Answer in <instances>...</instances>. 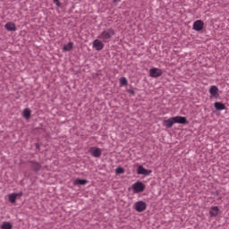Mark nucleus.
I'll list each match as a JSON object with an SVG mask.
<instances>
[{
	"instance_id": "nucleus-12",
	"label": "nucleus",
	"mask_w": 229,
	"mask_h": 229,
	"mask_svg": "<svg viewBox=\"0 0 229 229\" xmlns=\"http://www.w3.org/2000/svg\"><path fill=\"white\" fill-rule=\"evenodd\" d=\"M5 30L7 31H17V27H15V23L9 21L4 25Z\"/></svg>"
},
{
	"instance_id": "nucleus-25",
	"label": "nucleus",
	"mask_w": 229,
	"mask_h": 229,
	"mask_svg": "<svg viewBox=\"0 0 229 229\" xmlns=\"http://www.w3.org/2000/svg\"><path fill=\"white\" fill-rule=\"evenodd\" d=\"M117 3H121V0H114V1H113V4H114V6H117Z\"/></svg>"
},
{
	"instance_id": "nucleus-20",
	"label": "nucleus",
	"mask_w": 229,
	"mask_h": 229,
	"mask_svg": "<svg viewBox=\"0 0 229 229\" xmlns=\"http://www.w3.org/2000/svg\"><path fill=\"white\" fill-rule=\"evenodd\" d=\"M124 85H128V80H126V77H122L120 79V87H124Z\"/></svg>"
},
{
	"instance_id": "nucleus-13",
	"label": "nucleus",
	"mask_w": 229,
	"mask_h": 229,
	"mask_svg": "<svg viewBox=\"0 0 229 229\" xmlns=\"http://www.w3.org/2000/svg\"><path fill=\"white\" fill-rule=\"evenodd\" d=\"M164 124L165 128H173V125L174 124V118L171 117L167 120H164Z\"/></svg>"
},
{
	"instance_id": "nucleus-2",
	"label": "nucleus",
	"mask_w": 229,
	"mask_h": 229,
	"mask_svg": "<svg viewBox=\"0 0 229 229\" xmlns=\"http://www.w3.org/2000/svg\"><path fill=\"white\" fill-rule=\"evenodd\" d=\"M146 189V184L142 182H136L132 184V190L134 194H139V192H144Z\"/></svg>"
},
{
	"instance_id": "nucleus-26",
	"label": "nucleus",
	"mask_w": 229,
	"mask_h": 229,
	"mask_svg": "<svg viewBox=\"0 0 229 229\" xmlns=\"http://www.w3.org/2000/svg\"><path fill=\"white\" fill-rule=\"evenodd\" d=\"M16 198H21V196H22V192H19V193H15Z\"/></svg>"
},
{
	"instance_id": "nucleus-10",
	"label": "nucleus",
	"mask_w": 229,
	"mask_h": 229,
	"mask_svg": "<svg viewBox=\"0 0 229 229\" xmlns=\"http://www.w3.org/2000/svg\"><path fill=\"white\" fill-rule=\"evenodd\" d=\"M219 212H220L219 207L213 206L209 209V216L210 217H217V216H219Z\"/></svg>"
},
{
	"instance_id": "nucleus-5",
	"label": "nucleus",
	"mask_w": 229,
	"mask_h": 229,
	"mask_svg": "<svg viewBox=\"0 0 229 229\" xmlns=\"http://www.w3.org/2000/svg\"><path fill=\"white\" fill-rule=\"evenodd\" d=\"M150 78H160L162 76V70L158 68H152L149 70Z\"/></svg>"
},
{
	"instance_id": "nucleus-22",
	"label": "nucleus",
	"mask_w": 229,
	"mask_h": 229,
	"mask_svg": "<svg viewBox=\"0 0 229 229\" xmlns=\"http://www.w3.org/2000/svg\"><path fill=\"white\" fill-rule=\"evenodd\" d=\"M115 173L116 174H123L124 173V168L121 167V166H118L116 169H115Z\"/></svg>"
},
{
	"instance_id": "nucleus-7",
	"label": "nucleus",
	"mask_w": 229,
	"mask_h": 229,
	"mask_svg": "<svg viewBox=\"0 0 229 229\" xmlns=\"http://www.w3.org/2000/svg\"><path fill=\"white\" fill-rule=\"evenodd\" d=\"M204 26H205V23L201 20H197L193 22V30L195 31H201Z\"/></svg>"
},
{
	"instance_id": "nucleus-23",
	"label": "nucleus",
	"mask_w": 229,
	"mask_h": 229,
	"mask_svg": "<svg viewBox=\"0 0 229 229\" xmlns=\"http://www.w3.org/2000/svg\"><path fill=\"white\" fill-rule=\"evenodd\" d=\"M53 2L55 3V4L60 8V6H62V4L60 3V0H53Z\"/></svg>"
},
{
	"instance_id": "nucleus-11",
	"label": "nucleus",
	"mask_w": 229,
	"mask_h": 229,
	"mask_svg": "<svg viewBox=\"0 0 229 229\" xmlns=\"http://www.w3.org/2000/svg\"><path fill=\"white\" fill-rule=\"evenodd\" d=\"M218 92H219V88H217V86L213 85L210 87L209 94H210L211 98H216L217 96Z\"/></svg>"
},
{
	"instance_id": "nucleus-17",
	"label": "nucleus",
	"mask_w": 229,
	"mask_h": 229,
	"mask_svg": "<svg viewBox=\"0 0 229 229\" xmlns=\"http://www.w3.org/2000/svg\"><path fill=\"white\" fill-rule=\"evenodd\" d=\"M13 228V225L10 222H3L1 225V229H12Z\"/></svg>"
},
{
	"instance_id": "nucleus-3",
	"label": "nucleus",
	"mask_w": 229,
	"mask_h": 229,
	"mask_svg": "<svg viewBox=\"0 0 229 229\" xmlns=\"http://www.w3.org/2000/svg\"><path fill=\"white\" fill-rule=\"evenodd\" d=\"M148 205L146 202L140 200L135 203V210L136 212H144L146 210Z\"/></svg>"
},
{
	"instance_id": "nucleus-18",
	"label": "nucleus",
	"mask_w": 229,
	"mask_h": 229,
	"mask_svg": "<svg viewBox=\"0 0 229 229\" xmlns=\"http://www.w3.org/2000/svg\"><path fill=\"white\" fill-rule=\"evenodd\" d=\"M73 183L75 185H85V184H87V180H85V179H75Z\"/></svg>"
},
{
	"instance_id": "nucleus-21",
	"label": "nucleus",
	"mask_w": 229,
	"mask_h": 229,
	"mask_svg": "<svg viewBox=\"0 0 229 229\" xmlns=\"http://www.w3.org/2000/svg\"><path fill=\"white\" fill-rule=\"evenodd\" d=\"M41 165H40V164H38V163H33L32 164V169L34 170V171H40V169H41Z\"/></svg>"
},
{
	"instance_id": "nucleus-16",
	"label": "nucleus",
	"mask_w": 229,
	"mask_h": 229,
	"mask_svg": "<svg viewBox=\"0 0 229 229\" xmlns=\"http://www.w3.org/2000/svg\"><path fill=\"white\" fill-rule=\"evenodd\" d=\"M22 115L24 119H30V117H31V110H30V108H25L22 112Z\"/></svg>"
},
{
	"instance_id": "nucleus-14",
	"label": "nucleus",
	"mask_w": 229,
	"mask_h": 229,
	"mask_svg": "<svg viewBox=\"0 0 229 229\" xmlns=\"http://www.w3.org/2000/svg\"><path fill=\"white\" fill-rule=\"evenodd\" d=\"M72 47H74V43L69 42L63 47V51H64V52L72 51Z\"/></svg>"
},
{
	"instance_id": "nucleus-1",
	"label": "nucleus",
	"mask_w": 229,
	"mask_h": 229,
	"mask_svg": "<svg viewBox=\"0 0 229 229\" xmlns=\"http://www.w3.org/2000/svg\"><path fill=\"white\" fill-rule=\"evenodd\" d=\"M115 35V30L114 29H107L104 30L99 36H98V38L102 40L103 42H110L112 40V38Z\"/></svg>"
},
{
	"instance_id": "nucleus-6",
	"label": "nucleus",
	"mask_w": 229,
	"mask_h": 229,
	"mask_svg": "<svg viewBox=\"0 0 229 229\" xmlns=\"http://www.w3.org/2000/svg\"><path fill=\"white\" fill-rule=\"evenodd\" d=\"M89 153L91 156H93L95 158H99L101 157V148H96V147H91L89 148Z\"/></svg>"
},
{
	"instance_id": "nucleus-4",
	"label": "nucleus",
	"mask_w": 229,
	"mask_h": 229,
	"mask_svg": "<svg viewBox=\"0 0 229 229\" xmlns=\"http://www.w3.org/2000/svg\"><path fill=\"white\" fill-rule=\"evenodd\" d=\"M153 171L145 169L142 165H140L137 169V174H143V176H149Z\"/></svg>"
},
{
	"instance_id": "nucleus-19",
	"label": "nucleus",
	"mask_w": 229,
	"mask_h": 229,
	"mask_svg": "<svg viewBox=\"0 0 229 229\" xmlns=\"http://www.w3.org/2000/svg\"><path fill=\"white\" fill-rule=\"evenodd\" d=\"M8 199L11 203H15V201H17V195L15 193H11L8 195Z\"/></svg>"
},
{
	"instance_id": "nucleus-24",
	"label": "nucleus",
	"mask_w": 229,
	"mask_h": 229,
	"mask_svg": "<svg viewBox=\"0 0 229 229\" xmlns=\"http://www.w3.org/2000/svg\"><path fill=\"white\" fill-rule=\"evenodd\" d=\"M128 94H130L131 96H135V91L133 89H127Z\"/></svg>"
},
{
	"instance_id": "nucleus-9",
	"label": "nucleus",
	"mask_w": 229,
	"mask_h": 229,
	"mask_svg": "<svg viewBox=\"0 0 229 229\" xmlns=\"http://www.w3.org/2000/svg\"><path fill=\"white\" fill-rule=\"evenodd\" d=\"M93 47L96 51H101L105 47V44H103V41L99 39H95L93 41Z\"/></svg>"
},
{
	"instance_id": "nucleus-15",
	"label": "nucleus",
	"mask_w": 229,
	"mask_h": 229,
	"mask_svg": "<svg viewBox=\"0 0 229 229\" xmlns=\"http://www.w3.org/2000/svg\"><path fill=\"white\" fill-rule=\"evenodd\" d=\"M216 110H226V106L221 102H216L214 104Z\"/></svg>"
},
{
	"instance_id": "nucleus-8",
	"label": "nucleus",
	"mask_w": 229,
	"mask_h": 229,
	"mask_svg": "<svg viewBox=\"0 0 229 229\" xmlns=\"http://www.w3.org/2000/svg\"><path fill=\"white\" fill-rule=\"evenodd\" d=\"M174 124H188L187 118L185 116H174Z\"/></svg>"
}]
</instances>
